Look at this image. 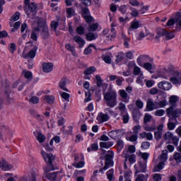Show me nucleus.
Masks as SVG:
<instances>
[{
	"label": "nucleus",
	"mask_w": 181,
	"mask_h": 181,
	"mask_svg": "<svg viewBox=\"0 0 181 181\" xmlns=\"http://www.w3.org/2000/svg\"><path fill=\"white\" fill-rule=\"evenodd\" d=\"M41 154L47 165V167L44 168V172L47 179L50 181L57 180V175H59V172L48 173L54 170V167L53 166L54 156L52 153L47 154V152L43 150L41 151Z\"/></svg>",
	"instance_id": "f257e3e1"
},
{
	"label": "nucleus",
	"mask_w": 181,
	"mask_h": 181,
	"mask_svg": "<svg viewBox=\"0 0 181 181\" xmlns=\"http://www.w3.org/2000/svg\"><path fill=\"white\" fill-rule=\"evenodd\" d=\"M117 92L112 89H108L107 91L103 93L104 100L106 105L110 108H114L117 107L118 101L117 100Z\"/></svg>",
	"instance_id": "f03ea898"
},
{
	"label": "nucleus",
	"mask_w": 181,
	"mask_h": 181,
	"mask_svg": "<svg viewBox=\"0 0 181 181\" xmlns=\"http://www.w3.org/2000/svg\"><path fill=\"white\" fill-rule=\"evenodd\" d=\"M23 8L28 18L31 19L36 18V9H37V4L36 3H30V0H25Z\"/></svg>",
	"instance_id": "7ed1b4c3"
},
{
	"label": "nucleus",
	"mask_w": 181,
	"mask_h": 181,
	"mask_svg": "<svg viewBox=\"0 0 181 181\" xmlns=\"http://www.w3.org/2000/svg\"><path fill=\"white\" fill-rule=\"evenodd\" d=\"M156 33L157 35L155 38L157 40L160 39L162 36H165L167 40H170V39H173V37H175V34H173V33L168 32L165 28H158Z\"/></svg>",
	"instance_id": "20e7f679"
},
{
	"label": "nucleus",
	"mask_w": 181,
	"mask_h": 181,
	"mask_svg": "<svg viewBox=\"0 0 181 181\" xmlns=\"http://www.w3.org/2000/svg\"><path fill=\"white\" fill-rule=\"evenodd\" d=\"M114 158V151H108L107 153L105 156V166L101 168L99 172L103 173V170H107L108 168L112 166V159Z\"/></svg>",
	"instance_id": "39448f33"
},
{
	"label": "nucleus",
	"mask_w": 181,
	"mask_h": 181,
	"mask_svg": "<svg viewBox=\"0 0 181 181\" xmlns=\"http://www.w3.org/2000/svg\"><path fill=\"white\" fill-rule=\"evenodd\" d=\"M148 62H153V58L146 54L139 55L136 59V63L138 66H140V67H142V66H144L146 63H148Z\"/></svg>",
	"instance_id": "423d86ee"
},
{
	"label": "nucleus",
	"mask_w": 181,
	"mask_h": 181,
	"mask_svg": "<svg viewBox=\"0 0 181 181\" xmlns=\"http://www.w3.org/2000/svg\"><path fill=\"white\" fill-rule=\"evenodd\" d=\"M122 157L125 158V162L129 160L130 165L136 162V156L135 154H131L128 150H124L122 153Z\"/></svg>",
	"instance_id": "0eeeda50"
},
{
	"label": "nucleus",
	"mask_w": 181,
	"mask_h": 181,
	"mask_svg": "<svg viewBox=\"0 0 181 181\" xmlns=\"http://www.w3.org/2000/svg\"><path fill=\"white\" fill-rule=\"evenodd\" d=\"M166 114L168 117H173V118H177L181 114V110L179 109H175L173 106L168 107L166 110Z\"/></svg>",
	"instance_id": "6e6552de"
},
{
	"label": "nucleus",
	"mask_w": 181,
	"mask_h": 181,
	"mask_svg": "<svg viewBox=\"0 0 181 181\" xmlns=\"http://www.w3.org/2000/svg\"><path fill=\"white\" fill-rule=\"evenodd\" d=\"M157 86L160 90L163 91H169V90L172 89V83L166 81L159 82Z\"/></svg>",
	"instance_id": "1a4fd4ad"
},
{
	"label": "nucleus",
	"mask_w": 181,
	"mask_h": 181,
	"mask_svg": "<svg viewBox=\"0 0 181 181\" xmlns=\"http://www.w3.org/2000/svg\"><path fill=\"white\" fill-rule=\"evenodd\" d=\"M170 81L175 86L181 84V73L179 71L174 72L173 76L170 78Z\"/></svg>",
	"instance_id": "9d476101"
},
{
	"label": "nucleus",
	"mask_w": 181,
	"mask_h": 181,
	"mask_svg": "<svg viewBox=\"0 0 181 181\" xmlns=\"http://www.w3.org/2000/svg\"><path fill=\"white\" fill-rule=\"evenodd\" d=\"M156 102L153 103V100L148 99L146 103V111H153V110H158V106L156 105Z\"/></svg>",
	"instance_id": "9b49d317"
},
{
	"label": "nucleus",
	"mask_w": 181,
	"mask_h": 181,
	"mask_svg": "<svg viewBox=\"0 0 181 181\" xmlns=\"http://www.w3.org/2000/svg\"><path fill=\"white\" fill-rule=\"evenodd\" d=\"M119 95L121 97L123 103H125L127 104V103H129V95H128V93H127V90L124 89H121L118 91Z\"/></svg>",
	"instance_id": "f8f14e48"
},
{
	"label": "nucleus",
	"mask_w": 181,
	"mask_h": 181,
	"mask_svg": "<svg viewBox=\"0 0 181 181\" xmlns=\"http://www.w3.org/2000/svg\"><path fill=\"white\" fill-rule=\"evenodd\" d=\"M134 168L136 169L135 175L137 173H145L146 170V164H142L141 162H138L135 165Z\"/></svg>",
	"instance_id": "ddd939ff"
},
{
	"label": "nucleus",
	"mask_w": 181,
	"mask_h": 181,
	"mask_svg": "<svg viewBox=\"0 0 181 181\" xmlns=\"http://www.w3.org/2000/svg\"><path fill=\"white\" fill-rule=\"evenodd\" d=\"M175 30L181 32V13L180 12L175 14Z\"/></svg>",
	"instance_id": "4468645a"
},
{
	"label": "nucleus",
	"mask_w": 181,
	"mask_h": 181,
	"mask_svg": "<svg viewBox=\"0 0 181 181\" xmlns=\"http://www.w3.org/2000/svg\"><path fill=\"white\" fill-rule=\"evenodd\" d=\"M13 166L9 164L6 160H2L0 161V169H1V170L8 171L13 169Z\"/></svg>",
	"instance_id": "2eb2a0df"
},
{
	"label": "nucleus",
	"mask_w": 181,
	"mask_h": 181,
	"mask_svg": "<svg viewBox=\"0 0 181 181\" xmlns=\"http://www.w3.org/2000/svg\"><path fill=\"white\" fill-rule=\"evenodd\" d=\"M70 82L67 78H62L59 83V87L61 88V90H64V91H66V93H69V89L66 87L67 84H69Z\"/></svg>",
	"instance_id": "dca6fc26"
},
{
	"label": "nucleus",
	"mask_w": 181,
	"mask_h": 181,
	"mask_svg": "<svg viewBox=\"0 0 181 181\" xmlns=\"http://www.w3.org/2000/svg\"><path fill=\"white\" fill-rule=\"evenodd\" d=\"M158 131L154 132V138L156 141L162 139V134L163 133V124H160L157 127Z\"/></svg>",
	"instance_id": "f3484780"
},
{
	"label": "nucleus",
	"mask_w": 181,
	"mask_h": 181,
	"mask_svg": "<svg viewBox=\"0 0 181 181\" xmlns=\"http://www.w3.org/2000/svg\"><path fill=\"white\" fill-rule=\"evenodd\" d=\"M145 70H147V71H149L151 74H153V69H155V64H153V62H146L144 65L141 66Z\"/></svg>",
	"instance_id": "a211bd4d"
},
{
	"label": "nucleus",
	"mask_w": 181,
	"mask_h": 181,
	"mask_svg": "<svg viewBox=\"0 0 181 181\" xmlns=\"http://www.w3.org/2000/svg\"><path fill=\"white\" fill-rule=\"evenodd\" d=\"M97 119L103 124V122H107L110 119V116L107 115L106 113L104 114L103 112L98 113V115L97 117Z\"/></svg>",
	"instance_id": "6ab92c4d"
},
{
	"label": "nucleus",
	"mask_w": 181,
	"mask_h": 181,
	"mask_svg": "<svg viewBox=\"0 0 181 181\" xmlns=\"http://www.w3.org/2000/svg\"><path fill=\"white\" fill-rule=\"evenodd\" d=\"M74 40L76 42V43L78 44L80 48L84 47V45H86V40H84L83 37L76 35L74 37Z\"/></svg>",
	"instance_id": "aec40b11"
},
{
	"label": "nucleus",
	"mask_w": 181,
	"mask_h": 181,
	"mask_svg": "<svg viewBox=\"0 0 181 181\" xmlns=\"http://www.w3.org/2000/svg\"><path fill=\"white\" fill-rule=\"evenodd\" d=\"M42 70L45 73H50L53 70V64L52 63H45L42 64Z\"/></svg>",
	"instance_id": "412c9836"
},
{
	"label": "nucleus",
	"mask_w": 181,
	"mask_h": 181,
	"mask_svg": "<svg viewBox=\"0 0 181 181\" xmlns=\"http://www.w3.org/2000/svg\"><path fill=\"white\" fill-rule=\"evenodd\" d=\"M8 129H9V127H8L4 122H0V139H2V136Z\"/></svg>",
	"instance_id": "4be33fe9"
},
{
	"label": "nucleus",
	"mask_w": 181,
	"mask_h": 181,
	"mask_svg": "<svg viewBox=\"0 0 181 181\" xmlns=\"http://www.w3.org/2000/svg\"><path fill=\"white\" fill-rule=\"evenodd\" d=\"M41 36L44 39H49V28L47 26H44V28H41Z\"/></svg>",
	"instance_id": "5701e85b"
},
{
	"label": "nucleus",
	"mask_w": 181,
	"mask_h": 181,
	"mask_svg": "<svg viewBox=\"0 0 181 181\" xmlns=\"http://www.w3.org/2000/svg\"><path fill=\"white\" fill-rule=\"evenodd\" d=\"M142 25L139 23L137 21H134L132 22L131 25L129 28V30H135V29H138V28H141Z\"/></svg>",
	"instance_id": "b1692460"
},
{
	"label": "nucleus",
	"mask_w": 181,
	"mask_h": 181,
	"mask_svg": "<svg viewBox=\"0 0 181 181\" xmlns=\"http://www.w3.org/2000/svg\"><path fill=\"white\" fill-rule=\"evenodd\" d=\"M86 40L91 42L92 40H95L98 37V34L93 33H88L86 35Z\"/></svg>",
	"instance_id": "393cba45"
},
{
	"label": "nucleus",
	"mask_w": 181,
	"mask_h": 181,
	"mask_svg": "<svg viewBox=\"0 0 181 181\" xmlns=\"http://www.w3.org/2000/svg\"><path fill=\"white\" fill-rule=\"evenodd\" d=\"M132 115L134 120L136 121V122H138V119H139V117L141 115V111L138 108H134L132 111Z\"/></svg>",
	"instance_id": "a878e982"
},
{
	"label": "nucleus",
	"mask_w": 181,
	"mask_h": 181,
	"mask_svg": "<svg viewBox=\"0 0 181 181\" xmlns=\"http://www.w3.org/2000/svg\"><path fill=\"white\" fill-rule=\"evenodd\" d=\"M114 145V142L112 141H102L100 143V148H105V149H109Z\"/></svg>",
	"instance_id": "bb28decb"
},
{
	"label": "nucleus",
	"mask_w": 181,
	"mask_h": 181,
	"mask_svg": "<svg viewBox=\"0 0 181 181\" xmlns=\"http://www.w3.org/2000/svg\"><path fill=\"white\" fill-rule=\"evenodd\" d=\"M36 52H37V46L34 45L33 48L28 53L30 59H34L35 56H36Z\"/></svg>",
	"instance_id": "cd10ccee"
},
{
	"label": "nucleus",
	"mask_w": 181,
	"mask_h": 181,
	"mask_svg": "<svg viewBox=\"0 0 181 181\" xmlns=\"http://www.w3.org/2000/svg\"><path fill=\"white\" fill-rule=\"evenodd\" d=\"M40 30V28L39 27L35 28L34 30L32 32L31 34V39L34 40V42H36L37 40V33L36 32H39Z\"/></svg>",
	"instance_id": "c85d7f7f"
},
{
	"label": "nucleus",
	"mask_w": 181,
	"mask_h": 181,
	"mask_svg": "<svg viewBox=\"0 0 181 181\" xmlns=\"http://www.w3.org/2000/svg\"><path fill=\"white\" fill-rule=\"evenodd\" d=\"M43 100L48 103V104H53L54 103V96L47 95L43 96Z\"/></svg>",
	"instance_id": "c756f323"
},
{
	"label": "nucleus",
	"mask_w": 181,
	"mask_h": 181,
	"mask_svg": "<svg viewBox=\"0 0 181 181\" xmlns=\"http://www.w3.org/2000/svg\"><path fill=\"white\" fill-rule=\"evenodd\" d=\"M37 25L38 26L37 28H39V29H40V28H43L45 26H47V25H46V21L42 18H38Z\"/></svg>",
	"instance_id": "7c9ffc66"
},
{
	"label": "nucleus",
	"mask_w": 181,
	"mask_h": 181,
	"mask_svg": "<svg viewBox=\"0 0 181 181\" xmlns=\"http://www.w3.org/2000/svg\"><path fill=\"white\" fill-rule=\"evenodd\" d=\"M120 115L122 117L123 123L124 124H128L129 121V115L128 114V112H124L123 113H120Z\"/></svg>",
	"instance_id": "2f4dec72"
},
{
	"label": "nucleus",
	"mask_w": 181,
	"mask_h": 181,
	"mask_svg": "<svg viewBox=\"0 0 181 181\" xmlns=\"http://www.w3.org/2000/svg\"><path fill=\"white\" fill-rule=\"evenodd\" d=\"M2 86L4 88H5V93L6 94H8L9 93V81L5 80L1 82Z\"/></svg>",
	"instance_id": "473e14b6"
},
{
	"label": "nucleus",
	"mask_w": 181,
	"mask_h": 181,
	"mask_svg": "<svg viewBox=\"0 0 181 181\" xmlns=\"http://www.w3.org/2000/svg\"><path fill=\"white\" fill-rule=\"evenodd\" d=\"M95 67L94 66H90L89 68H87L84 70V74L85 76H89V74H93V73H94V71H95Z\"/></svg>",
	"instance_id": "72a5a7b5"
},
{
	"label": "nucleus",
	"mask_w": 181,
	"mask_h": 181,
	"mask_svg": "<svg viewBox=\"0 0 181 181\" xmlns=\"http://www.w3.org/2000/svg\"><path fill=\"white\" fill-rule=\"evenodd\" d=\"M167 104H168V100L166 99H164L159 102H156V106L158 107V108H163L166 107Z\"/></svg>",
	"instance_id": "f704fd0d"
},
{
	"label": "nucleus",
	"mask_w": 181,
	"mask_h": 181,
	"mask_svg": "<svg viewBox=\"0 0 181 181\" xmlns=\"http://www.w3.org/2000/svg\"><path fill=\"white\" fill-rule=\"evenodd\" d=\"M65 47H66V50L71 52L73 56H76V48L74 47V46H71V45H70V44H66L65 45Z\"/></svg>",
	"instance_id": "c9c22d12"
},
{
	"label": "nucleus",
	"mask_w": 181,
	"mask_h": 181,
	"mask_svg": "<svg viewBox=\"0 0 181 181\" xmlns=\"http://www.w3.org/2000/svg\"><path fill=\"white\" fill-rule=\"evenodd\" d=\"M91 47H93L94 49H95V45H94L93 44H90L88 45V47L85 49L84 54H86V55L90 54V53H92V52H93V49H91Z\"/></svg>",
	"instance_id": "e433bc0d"
},
{
	"label": "nucleus",
	"mask_w": 181,
	"mask_h": 181,
	"mask_svg": "<svg viewBox=\"0 0 181 181\" xmlns=\"http://www.w3.org/2000/svg\"><path fill=\"white\" fill-rule=\"evenodd\" d=\"M164 167L165 163L162 161L154 168V172H160V170H162V169H163Z\"/></svg>",
	"instance_id": "4c0bfd02"
},
{
	"label": "nucleus",
	"mask_w": 181,
	"mask_h": 181,
	"mask_svg": "<svg viewBox=\"0 0 181 181\" xmlns=\"http://www.w3.org/2000/svg\"><path fill=\"white\" fill-rule=\"evenodd\" d=\"M23 74H24V77H25L27 80H32V77H33L32 72L28 70L23 71Z\"/></svg>",
	"instance_id": "58836bf2"
},
{
	"label": "nucleus",
	"mask_w": 181,
	"mask_h": 181,
	"mask_svg": "<svg viewBox=\"0 0 181 181\" xmlns=\"http://www.w3.org/2000/svg\"><path fill=\"white\" fill-rule=\"evenodd\" d=\"M117 59L115 60L116 63H121L122 60H124V57H125V54L122 52H119L117 55Z\"/></svg>",
	"instance_id": "ea45409f"
},
{
	"label": "nucleus",
	"mask_w": 181,
	"mask_h": 181,
	"mask_svg": "<svg viewBox=\"0 0 181 181\" xmlns=\"http://www.w3.org/2000/svg\"><path fill=\"white\" fill-rule=\"evenodd\" d=\"M118 110H119L120 114L127 112V107L125 106L124 103L121 102L119 103Z\"/></svg>",
	"instance_id": "a19ab883"
},
{
	"label": "nucleus",
	"mask_w": 181,
	"mask_h": 181,
	"mask_svg": "<svg viewBox=\"0 0 181 181\" xmlns=\"http://www.w3.org/2000/svg\"><path fill=\"white\" fill-rule=\"evenodd\" d=\"M177 100H179V97L176 96V95H171L170 97V104L171 105H175V104H176V103H177Z\"/></svg>",
	"instance_id": "79ce46f5"
},
{
	"label": "nucleus",
	"mask_w": 181,
	"mask_h": 181,
	"mask_svg": "<svg viewBox=\"0 0 181 181\" xmlns=\"http://www.w3.org/2000/svg\"><path fill=\"white\" fill-rule=\"evenodd\" d=\"M175 23H176V17L168 20L166 23V26H168V28H172V26H173V25H175Z\"/></svg>",
	"instance_id": "37998d69"
},
{
	"label": "nucleus",
	"mask_w": 181,
	"mask_h": 181,
	"mask_svg": "<svg viewBox=\"0 0 181 181\" xmlns=\"http://www.w3.org/2000/svg\"><path fill=\"white\" fill-rule=\"evenodd\" d=\"M145 37H146V35L144 33V31H140L136 36V40L140 42L141 40H144Z\"/></svg>",
	"instance_id": "c03bdc74"
},
{
	"label": "nucleus",
	"mask_w": 181,
	"mask_h": 181,
	"mask_svg": "<svg viewBox=\"0 0 181 181\" xmlns=\"http://www.w3.org/2000/svg\"><path fill=\"white\" fill-rule=\"evenodd\" d=\"M96 84L97 87H102L103 86V79L100 75L95 76Z\"/></svg>",
	"instance_id": "a18cd8bd"
},
{
	"label": "nucleus",
	"mask_w": 181,
	"mask_h": 181,
	"mask_svg": "<svg viewBox=\"0 0 181 181\" xmlns=\"http://www.w3.org/2000/svg\"><path fill=\"white\" fill-rule=\"evenodd\" d=\"M173 138V134L170 132H166L163 136V139L165 141H169V139H172Z\"/></svg>",
	"instance_id": "49530a36"
},
{
	"label": "nucleus",
	"mask_w": 181,
	"mask_h": 181,
	"mask_svg": "<svg viewBox=\"0 0 181 181\" xmlns=\"http://www.w3.org/2000/svg\"><path fill=\"white\" fill-rule=\"evenodd\" d=\"M102 59L107 64H111V57L109 55L103 54Z\"/></svg>",
	"instance_id": "de8ad7c7"
},
{
	"label": "nucleus",
	"mask_w": 181,
	"mask_h": 181,
	"mask_svg": "<svg viewBox=\"0 0 181 181\" xmlns=\"http://www.w3.org/2000/svg\"><path fill=\"white\" fill-rule=\"evenodd\" d=\"M130 11H132L131 15L134 18H136V17L139 16V11L138 10H136V8L131 7Z\"/></svg>",
	"instance_id": "09e8293b"
},
{
	"label": "nucleus",
	"mask_w": 181,
	"mask_h": 181,
	"mask_svg": "<svg viewBox=\"0 0 181 181\" xmlns=\"http://www.w3.org/2000/svg\"><path fill=\"white\" fill-rule=\"evenodd\" d=\"M20 181H36V175L32 174L29 180H28V177H23L20 180Z\"/></svg>",
	"instance_id": "8fccbe9b"
},
{
	"label": "nucleus",
	"mask_w": 181,
	"mask_h": 181,
	"mask_svg": "<svg viewBox=\"0 0 181 181\" xmlns=\"http://www.w3.org/2000/svg\"><path fill=\"white\" fill-rule=\"evenodd\" d=\"M151 119H152V116L146 113L144 117V124H148V122H151Z\"/></svg>",
	"instance_id": "3c124183"
},
{
	"label": "nucleus",
	"mask_w": 181,
	"mask_h": 181,
	"mask_svg": "<svg viewBox=\"0 0 181 181\" xmlns=\"http://www.w3.org/2000/svg\"><path fill=\"white\" fill-rule=\"evenodd\" d=\"M142 71L141 70V69L139 68V66H135L134 67V69H133V74L134 76H139L140 73H141Z\"/></svg>",
	"instance_id": "603ef678"
},
{
	"label": "nucleus",
	"mask_w": 181,
	"mask_h": 181,
	"mask_svg": "<svg viewBox=\"0 0 181 181\" xmlns=\"http://www.w3.org/2000/svg\"><path fill=\"white\" fill-rule=\"evenodd\" d=\"M61 97H62V98L64 100H65V101H67L69 103V101H70V94L66 93V92H62L61 93Z\"/></svg>",
	"instance_id": "864d4df0"
},
{
	"label": "nucleus",
	"mask_w": 181,
	"mask_h": 181,
	"mask_svg": "<svg viewBox=\"0 0 181 181\" xmlns=\"http://www.w3.org/2000/svg\"><path fill=\"white\" fill-rule=\"evenodd\" d=\"M132 175V171L131 170H127L124 172V178H125V181H131V180L129 179V177H131V175Z\"/></svg>",
	"instance_id": "5fc2aeb1"
},
{
	"label": "nucleus",
	"mask_w": 181,
	"mask_h": 181,
	"mask_svg": "<svg viewBox=\"0 0 181 181\" xmlns=\"http://www.w3.org/2000/svg\"><path fill=\"white\" fill-rule=\"evenodd\" d=\"M144 129H145V131H148L149 132H152L156 130V127H155V126H149L148 124H146V126L144 127Z\"/></svg>",
	"instance_id": "6e6d98bb"
},
{
	"label": "nucleus",
	"mask_w": 181,
	"mask_h": 181,
	"mask_svg": "<svg viewBox=\"0 0 181 181\" xmlns=\"http://www.w3.org/2000/svg\"><path fill=\"white\" fill-rule=\"evenodd\" d=\"M114 176V169H110L107 172V179L111 181L112 180V177Z\"/></svg>",
	"instance_id": "4d7b16f0"
},
{
	"label": "nucleus",
	"mask_w": 181,
	"mask_h": 181,
	"mask_svg": "<svg viewBox=\"0 0 181 181\" xmlns=\"http://www.w3.org/2000/svg\"><path fill=\"white\" fill-rule=\"evenodd\" d=\"M97 29H98V23L90 25L88 31L89 32H95V30H97Z\"/></svg>",
	"instance_id": "13d9d810"
},
{
	"label": "nucleus",
	"mask_w": 181,
	"mask_h": 181,
	"mask_svg": "<svg viewBox=\"0 0 181 181\" xmlns=\"http://www.w3.org/2000/svg\"><path fill=\"white\" fill-rule=\"evenodd\" d=\"M165 110H163V109H160V110H157L156 112H155V115L156 117H163V115H165Z\"/></svg>",
	"instance_id": "bf43d9fd"
},
{
	"label": "nucleus",
	"mask_w": 181,
	"mask_h": 181,
	"mask_svg": "<svg viewBox=\"0 0 181 181\" xmlns=\"http://www.w3.org/2000/svg\"><path fill=\"white\" fill-rule=\"evenodd\" d=\"M37 139L38 142H40V144H43V141H46V136H45V135L40 133V134H38Z\"/></svg>",
	"instance_id": "052dcab7"
},
{
	"label": "nucleus",
	"mask_w": 181,
	"mask_h": 181,
	"mask_svg": "<svg viewBox=\"0 0 181 181\" xmlns=\"http://www.w3.org/2000/svg\"><path fill=\"white\" fill-rule=\"evenodd\" d=\"M174 159L177 163H180L181 162V154L180 153H175L174 154Z\"/></svg>",
	"instance_id": "680f3d73"
},
{
	"label": "nucleus",
	"mask_w": 181,
	"mask_h": 181,
	"mask_svg": "<svg viewBox=\"0 0 181 181\" xmlns=\"http://www.w3.org/2000/svg\"><path fill=\"white\" fill-rule=\"evenodd\" d=\"M166 159H168V151L167 150H163L160 156V160H166Z\"/></svg>",
	"instance_id": "e2e57ef3"
},
{
	"label": "nucleus",
	"mask_w": 181,
	"mask_h": 181,
	"mask_svg": "<svg viewBox=\"0 0 181 181\" xmlns=\"http://www.w3.org/2000/svg\"><path fill=\"white\" fill-rule=\"evenodd\" d=\"M129 4L132 5V6H139L141 5L138 0H129Z\"/></svg>",
	"instance_id": "0e129e2a"
},
{
	"label": "nucleus",
	"mask_w": 181,
	"mask_h": 181,
	"mask_svg": "<svg viewBox=\"0 0 181 181\" xmlns=\"http://www.w3.org/2000/svg\"><path fill=\"white\" fill-rule=\"evenodd\" d=\"M127 9H128V6H127V5L121 6L119 8V12H121V13H123V14L127 13Z\"/></svg>",
	"instance_id": "69168bd1"
},
{
	"label": "nucleus",
	"mask_w": 181,
	"mask_h": 181,
	"mask_svg": "<svg viewBox=\"0 0 181 181\" xmlns=\"http://www.w3.org/2000/svg\"><path fill=\"white\" fill-rule=\"evenodd\" d=\"M19 28H21V22H16L13 28L11 29V32H16V30H18Z\"/></svg>",
	"instance_id": "338daca9"
},
{
	"label": "nucleus",
	"mask_w": 181,
	"mask_h": 181,
	"mask_svg": "<svg viewBox=\"0 0 181 181\" xmlns=\"http://www.w3.org/2000/svg\"><path fill=\"white\" fill-rule=\"evenodd\" d=\"M117 151H121L124 148V141L122 140L117 141Z\"/></svg>",
	"instance_id": "774afa93"
}]
</instances>
